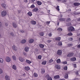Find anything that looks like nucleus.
Returning a JSON list of instances; mask_svg holds the SVG:
<instances>
[{
	"mask_svg": "<svg viewBox=\"0 0 80 80\" xmlns=\"http://www.w3.org/2000/svg\"><path fill=\"white\" fill-rule=\"evenodd\" d=\"M59 6H58L57 7H56V10H58V11H60V9L59 8Z\"/></svg>",
	"mask_w": 80,
	"mask_h": 80,
	"instance_id": "obj_43",
	"label": "nucleus"
},
{
	"mask_svg": "<svg viewBox=\"0 0 80 80\" xmlns=\"http://www.w3.org/2000/svg\"><path fill=\"white\" fill-rule=\"evenodd\" d=\"M32 2H35V0H31Z\"/></svg>",
	"mask_w": 80,
	"mask_h": 80,
	"instance_id": "obj_64",
	"label": "nucleus"
},
{
	"mask_svg": "<svg viewBox=\"0 0 80 80\" xmlns=\"http://www.w3.org/2000/svg\"><path fill=\"white\" fill-rule=\"evenodd\" d=\"M34 77L35 78H37L38 77V74L34 72Z\"/></svg>",
	"mask_w": 80,
	"mask_h": 80,
	"instance_id": "obj_32",
	"label": "nucleus"
},
{
	"mask_svg": "<svg viewBox=\"0 0 80 80\" xmlns=\"http://www.w3.org/2000/svg\"><path fill=\"white\" fill-rule=\"evenodd\" d=\"M12 58L14 60L16 61L17 59H16V57L15 56H13L12 57Z\"/></svg>",
	"mask_w": 80,
	"mask_h": 80,
	"instance_id": "obj_40",
	"label": "nucleus"
},
{
	"mask_svg": "<svg viewBox=\"0 0 80 80\" xmlns=\"http://www.w3.org/2000/svg\"><path fill=\"white\" fill-rule=\"evenodd\" d=\"M37 3L38 5H41L42 4V3L41 2L39 1H37Z\"/></svg>",
	"mask_w": 80,
	"mask_h": 80,
	"instance_id": "obj_22",
	"label": "nucleus"
},
{
	"mask_svg": "<svg viewBox=\"0 0 80 80\" xmlns=\"http://www.w3.org/2000/svg\"><path fill=\"white\" fill-rule=\"evenodd\" d=\"M46 23L47 25H49V24L50 23V21H47L46 22Z\"/></svg>",
	"mask_w": 80,
	"mask_h": 80,
	"instance_id": "obj_47",
	"label": "nucleus"
},
{
	"mask_svg": "<svg viewBox=\"0 0 80 80\" xmlns=\"http://www.w3.org/2000/svg\"><path fill=\"white\" fill-rule=\"evenodd\" d=\"M26 40L23 39L21 42V43H25L26 42Z\"/></svg>",
	"mask_w": 80,
	"mask_h": 80,
	"instance_id": "obj_20",
	"label": "nucleus"
},
{
	"mask_svg": "<svg viewBox=\"0 0 80 80\" xmlns=\"http://www.w3.org/2000/svg\"><path fill=\"white\" fill-rule=\"evenodd\" d=\"M77 21H78V22H80V18H78L77 19Z\"/></svg>",
	"mask_w": 80,
	"mask_h": 80,
	"instance_id": "obj_60",
	"label": "nucleus"
},
{
	"mask_svg": "<svg viewBox=\"0 0 80 80\" xmlns=\"http://www.w3.org/2000/svg\"><path fill=\"white\" fill-rule=\"evenodd\" d=\"M24 51L25 52H28L29 51V48L28 47H26L24 49Z\"/></svg>",
	"mask_w": 80,
	"mask_h": 80,
	"instance_id": "obj_17",
	"label": "nucleus"
},
{
	"mask_svg": "<svg viewBox=\"0 0 80 80\" xmlns=\"http://www.w3.org/2000/svg\"><path fill=\"white\" fill-rule=\"evenodd\" d=\"M75 74L76 75H78L79 74H78V71H77L76 72Z\"/></svg>",
	"mask_w": 80,
	"mask_h": 80,
	"instance_id": "obj_55",
	"label": "nucleus"
},
{
	"mask_svg": "<svg viewBox=\"0 0 80 80\" xmlns=\"http://www.w3.org/2000/svg\"><path fill=\"white\" fill-rule=\"evenodd\" d=\"M38 58L39 59V60H41L42 59V56L41 55H39L38 56Z\"/></svg>",
	"mask_w": 80,
	"mask_h": 80,
	"instance_id": "obj_35",
	"label": "nucleus"
},
{
	"mask_svg": "<svg viewBox=\"0 0 80 80\" xmlns=\"http://www.w3.org/2000/svg\"><path fill=\"white\" fill-rule=\"evenodd\" d=\"M47 80H52V78L51 77H50L47 78Z\"/></svg>",
	"mask_w": 80,
	"mask_h": 80,
	"instance_id": "obj_51",
	"label": "nucleus"
},
{
	"mask_svg": "<svg viewBox=\"0 0 80 80\" xmlns=\"http://www.w3.org/2000/svg\"><path fill=\"white\" fill-rule=\"evenodd\" d=\"M20 32L21 33H24V32L25 31L22 30H21L20 31Z\"/></svg>",
	"mask_w": 80,
	"mask_h": 80,
	"instance_id": "obj_53",
	"label": "nucleus"
},
{
	"mask_svg": "<svg viewBox=\"0 0 80 80\" xmlns=\"http://www.w3.org/2000/svg\"><path fill=\"white\" fill-rule=\"evenodd\" d=\"M47 63V61H43V62H42V65H46V64Z\"/></svg>",
	"mask_w": 80,
	"mask_h": 80,
	"instance_id": "obj_31",
	"label": "nucleus"
},
{
	"mask_svg": "<svg viewBox=\"0 0 80 80\" xmlns=\"http://www.w3.org/2000/svg\"><path fill=\"white\" fill-rule=\"evenodd\" d=\"M62 53V50H58L57 52V55H61Z\"/></svg>",
	"mask_w": 80,
	"mask_h": 80,
	"instance_id": "obj_4",
	"label": "nucleus"
},
{
	"mask_svg": "<svg viewBox=\"0 0 80 80\" xmlns=\"http://www.w3.org/2000/svg\"><path fill=\"white\" fill-rule=\"evenodd\" d=\"M73 44L72 43H69L67 45V47H72V46H73Z\"/></svg>",
	"mask_w": 80,
	"mask_h": 80,
	"instance_id": "obj_14",
	"label": "nucleus"
},
{
	"mask_svg": "<svg viewBox=\"0 0 80 80\" xmlns=\"http://www.w3.org/2000/svg\"><path fill=\"white\" fill-rule=\"evenodd\" d=\"M34 42V40L33 39H30L28 41V42L29 43H33Z\"/></svg>",
	"mask_w": 80,
	"mask_h": 80,
	"instance_id": "obj_19",
	"label": "nucleus"
},
{
	"mask_svg": "<svg viewBox=\"0 0 80 80\" xmlns=\"http://www.w3.org/2000/svg\"><path fill=\"white\" fill-rule=\"evenodd\" d=\"M41 73H42V74H43V73H45V69L43 68H42L41 69Z\"/></svg>",
	"mask_w": 80,
	"mask_h": 80,
	"instance_id": "obj_21",
	"label": "nucleus"
},
{
	"mask_svg": "<svg viewBox=\"0 0 80 80\" xmlns=\"http://www.w3.org/2000/svg\"><path fill=\"white\" fill-rule=\"evenodd\" d=\"M58 45H59V46H62V42H58Z\"/></svg>",
	"mask_w": 80,
	"mask_h": 80,
	"instance_id": "obj_36",
	"label": "nucleus"
},
{
	"mask_svg": "<svg viewBox=\"0 0 80 80\" xmlns=\"http://www.w3.org/2000/svg\"><path fill=\"white\" fill-rule=\"evenodd\" d=\"M70 41H72L73 40V38H71L69 39Z\"/></svg>",
	"mask_w": 80,
	"mask_h": 80,
	"instance_id": "obj_57",
	"label": "nucleus"
},
{
	"mask_svg": "<svg viewBox=\"0 0 80 80\" xmlns=\"http://www.w3.org/2000/svg\"><path fill=\"white\" fill-rule=\"evenodd\" d=\"M26 62L27 63H28V64H30V63H32V61L28 59L26 60Z\"/></svg>",
	"mask_w": 80,
	"mask_h": 80,
	"instance_id": "obj_18",
	"label": "nucleus"
},
{
	"mask_svg": "<svg viewBox=\"0 0 80 80\" xmlns=\"http://www.w3.org/2000/svg\"><path fill=\"white\" fill-rule=\"evenodd\" d=\"M62 63H63V64H67V61H64L62 62Z\"/></svg>",
	"mask_w": 80,
	"mask_h": 80,
	"instance_id": "obj_50",
	"label": "nucleus"
},
{
	"mask_svg": "<svg viewBox=\"0 0 80 80\" xmlns=\"http://www.w3.org/2000/svg\"><path fill=\"white\" fill-rule=\"evenodd\" d=\"M18 13H20V12H21V11L19 10L18 11Z\"/></svg>",
	"mask_w": 80,
	"mask_h": 80,
	"instance_id": "obj_62",
	"label": "nucleus"
},
{
	"mask_svg": "<svg viewBox=\"0 0 80 80\" xmlns=\"http://www.w3.org/2000/svg\"><path fill=\"white\" fill-rule=\"evenodd\" d=\"M24 69L26 71H28L29 70H30V68L28 66H26L25 67Z\"/></svg>",
	"mask_w": 80,
	"mask_h": 80,
	"instance_id": "obj_12",
	"label": "nucleus"
},
{
	"mask_svg": "<svg viewBox=\"0 0 80 80\" xmlns=\"http://www.w3.org/2000/svg\"><path fill=\"white\" fill-rule=\"evenodd\" d=\"M46 77L48 78H49V77H50V76H49V75L48 74H47L46 76Z\"/></svg>",
	"mask_w": 80,
	"mask_h": 80,
	"instance_id": "obj_52",
	"label": "nucleus"
},
{
	"mask_svg": "<svg viewBox=\"0 0 80 80\" xmlns=\"http://www.w3.org/2000/svg\"><path fill=\"white\" fill-rule=\"evenodd\" d=\"M3 62V60L2 58H0V63H2Z\"/></svg>",
	"mask_w": 80,
	"mask_h": 80,
	"instance_id": "obj_41",
	"label": "nucleus"
},
{
	"mask_svg": "<svg viewBox=\"0 0 80 80\" xmlns=\"http://www.w3.org/2000/svg\"><path fill=\"white\" fill-rule=\"evenodd\" d=\"M35 5H34V4H32L30 7V8H35Z\"/></svg>",
	"mask_w": 80,
	"mask_h": 80,
	"instance_id": "obj_44",
	"label": "nucleus"
},
{
	"mask_svg": "<svg viewBox=\"0 0 80 80\" xmlns=\"http://www.w3.org/2000/svg\"><path fill=\"white\" fill-rule=\"evenodd\" d=\"M68 32H74L75 31V28L72 26H70L68 28Z\"/></svg>",
	"mask_w": 80,
	"mask_h": 80,
	"instance_id": "obj_1",
	"label": "nucleus"
},
{
	"mask_svg": "<svg viewBox=\"0 0 80 80\" xmlns=\"http://www.w3.org/2000/svg\"><path fill=\"white\" fill-rule=\"evenodd\" d=\"M3 73V70L2 69H0V73Z\"/></svg>",
	"mask_w": 80,
	"mask_h": 80,
	"instance_id": "obj_54",
	"label": "nucleus"
},
{
	"mask_svg": "<svg viewBox=\"0 0 80 80\" xmlns=\"http://www.w3.org/2000/svg\"><path fill=\"white\" fill-rule=\"evenodd\" d=\"M31 23H32V24H33V25H35L37 22L34 21H32L31 22Z\"/></svg>",
	"mask_w": 80,
	"mask_h": 80,
	"instance_id": "obj_23",
	"label": "nucleus"
},
{
	"mask_svg": "<svg viewBox=\"0 0 80 80\" xmlns=\"http://www.w3.org/2000/svg\"><path fill=\"white\" fill-rule=\"evenodd\" d=\"M67 0H62V3H65L67 2Z\"/></svg>",
	"mask_w": 80,
	"mask_h": 80,
	"instance_id": "obj_45",
	"label": "nucleus"
},
{
	"mask_svg": "<svg viewBox=\"0 0 80 80\" xmlns=\"http://www.w3.org/2000/svg\"><path fill=\"white\" fill-rule=\"evenodd\" d=\"M73 5L76 7H77V6H79L80 5V3L79 2H76L73 3Z\"/></svg>",
	"mask_w": 80,
	"mask_h": 80,
	"instance_id": "obj_8",
	"label": "nucleus"
},
{
	"mask_svg": "<svg viewBox=\"0 0 80 80\" xmlns=\"http://www.w3.org/2000/svg\"><path fill=\"white\" fill-rule=\"evenodd\" d=\"M44 35V34H43V32H41L39 33V35L40 36H43Z\"/></svg>",
	"mask_w": 80,
	"mask_h": 80,
	"instance_id": "obj_42",
	"label": "nucleus"
},
{
	"mask_svg": "<svg viewBox=\"0 0 80 80\" xmlns=\"http://www.w3.org/2000/svg\"><path fill=\"white\" fill-rule=\"evenodd\" d=\"M54 79H59L60 78V76L59 75H57L54 76Z\"/></svg>",
	"mask_w": 80,
	"mask_h": 80,
	"instance_id": "obj_11",
	"label": "nucleus"
},
{
	"mask_svg": "<svg viewBox=\"0 0 80 80\" xmlns=\"http://www.w3.org/2000/svg\"><path fill=\"white\" fill-rule=\"evenodd\" d=\"M11 35H12V36H13L14 35V34H13V32H11L10 33Z\"/></svg>",
	"mask_w": 80,
	"mask_h": 80,
	"instance_id": "obj_59",
	"label": "nucleus"
},
{
	"mask_svg": "<svg viewBox=\"0 0 80 80\" xmlns=\"http://www.w3.org/2000/svg\"><path fill=\"white\" fill-rule=\"evenodd\" d=\"M52 40H48L47 41V42L48 43H49L50 42H52Z\"/></svg>",
	"mask_w": 80,
	"mask_h": 80,
	"instance_id": "obj_48",
	"label": "nucleus"
},
{
	"mask_svg": "<svg viewBox=\"0 0 80 80\" xmlns=\"http://www.w3.org/2000/svg\"><path fill=\"white\" fill-rule=\"evenodd\" d=\"M57 30L58 32H62V28H59L57 29Z\"/></svg>",
	"mask_w": 80,
	"mask_h": 80,
	"instance_id": "obj_30",
	"label": "nucleus"
},
{
	"mask_svg": "<svg viewBox=\"0 0 80 80\" xmlns=\"http://www.w3.org/2000/svg\"><path fill=\"white\" fill-rule=\"evenodd\" d=\"M79 80V79L78 78H75L73 79H72V80Z\"/></svg>",
	"mask_w": 80,
	"mask_h": 80,
	"instance_id": "obj_61",
	"label": "nucleus"
},
{
	"mask_svg": "<svg viewBox=\"0 0 80 80\" xmlns=\"http://www.w3.org/2000/svg\"><path fill=\"white\" fill-rule=\"evenodd\" d=\"M68 36H72L73 35V34L71 32H70L69 33H68L67 34Z\"/></svg>",
	"mask_w": 80,
	"mask_h": 80,
	"instance_id": "obj_38",
	"label": "nucleus"
},
{
	"mask_svg": "<svg viewBox=\"0 0 80 80\" xmlns=\"http://www.w3.org/2000/svg\"><path fill=\"white\" fill-rule=\"evenodd\" d=\"M12 26L14 28H17V27H18L17 24L15 22H12Z\"/></svg>",
	"mask_w": 80,
	"mask_h": 80,
	"instance_id": "obj_6",
	"label": "nucleus"
},
{
	"mask_svg": "<svg viewBox=\"0 0 80 80\" xmlns=\"http://www.w3.org/2000/svg\"><path fill=\"white\" fill-rule=\"evenodd\" d=\"M65 78H68V74H66L64 76Z\"/></svg>",
	"mask_w": 80,
	"mask_h": 80,
	"instance_id": "obj_37",
	"label": "nucleus"
},
{
	"mask_svg": "<svg viewBox=\"0 0 80 80\" xmlns=\"http://www.w3.org/2000/svg\"><path fill=\"white\" fill-rule=\"evenodd\" d=\"M27 14L30 17H31L32 15V13L31 12H29L27 13Z\"/></svg>",
	"mask_w": 80,
	"mask_h": 80,
	"instance_id": "obj_27",
	"label": "nucleus"
},
{
	"mask_svg": "<svg viewBox=\"0 0 80 80\" xmlns=\"http://www.w3.org/2000/svg\"><path fill=\"white\" fill-rule=\"evenodd\" d=\"M32 11L34 12H37L38 11V9L37 8H35L32 10Z\"/></svg>",
	"mask_w": 80,
	"mask_h": 80,
	"instance_id": "obj_10",
	"label": "nucleus"
},
{
	"mask_svg": "<svg viewBox=\"0 0 80 80\" xmlns=\"http://www.w3.org/2000/svg\"><path fill=\"white\" fill-rule=\"evenodd\" d=\"M12 48L14 51H17V48L15 45H13Z\"/></svg>",
	"mask_w": 80,
	"mask_h": 80,
	"instance_id": "obj_15",
	"label": "nucleus"
},
{
	"mask_svg": "<svg viewBox=\"0 0 80 80\" xmlns=\"http://www.w3.org/2000/svg\"><path fill=\"white\" fill-rule=\"evenodd\" d=\"M12 68L14 70H17V67L15 65H13L12 66Z\"/></svg>",
	"mask_w": 80,
	"mask_h": 80,
	"instance_id": "obj_29",
	"label": "nucleus"
},
{
	"mask_svg": "<svg viewBox=\"0 0 80 80\" xmlns=\"http://www.w3.org/2000/svg\"><path fill=\"white\" fill-rule=\"evenodd\" d=\"M1 5L3 8H5V7H6V4H5V3L2 4Z\"/></svg>",
	"mask_w": 80,
	"mask_h": 80,
	"instance_id": "obj_34",
	"label": "nucleus"
},
{
	"mask_svg": "<svg viewBox=\"0 0 80 80\" xmlns=\"http://www.w3.org/2000/svg\"><path fill=\"white\" fill-rule=\"evenodd\" d=\"M64 69L65 70H67V66H65L64 67Z\"/></svg>",
	"mask_w": 80,
	"mask_h": 80,
	"instance_id": "obj_49",
	"label": "nucleus"
},
{
	"mask_svg": "<svg viewBox=\"0 0 80 80\" xmlns=\"http://www.w3.org/2000/svg\"><path fill=\"white\" fill-rule=\"evenodd\" d=\"M59 20H60V21H63L65 20V19L61 18H60L59 19Z\"/></svg>",
	"mask_w": 80,
	"mask_h": 80,
	"instance_id": "obj_26",
	"label": "nucleus"
},
{
	"mask_svg": "<svg viewBox=\"0 0 80 80\" xmlns=\"http://www.w3.org/2000/svg\"><path fill=\"white\" fill-rule=\"evenodd\" d=\"M55 67L56 69H58V70H60V69L61 68L58 65H55Z\"/></svg>",
	"mask_w": 80,
	"mask_h": 80,
	"instance_id": "obj_16",
	"label": "nucleus"
},
{
	"mask_svg": "<svg viewBox=\"0 0 80 80\" xmlns=\"http://www.w3.org/2000/svg\"><path fill=\"white\" fill-rule=\"evenodd\" d=\"M66 21L67 22H71V18H68L66 20Z\"/></svg>",
	"mask_w": 80,
	"mask_h": 80,
	"instance_id": "obj_28",
	"label": "nucleus"
},
{
	"mask_svg": "<svg viewBox=\"0 0 80 80\" xmlns=\"http://www.w3.org/2000/svg\"><path fill=\"white\" fill-rule=\"evenodd\" d=\"M5 78L6 80H10V77L8 76H5Z\"/></svg>",
	"mask_w": 80,
	"mask_h": 80,
	"instance_id": "obj_24",
	"label": "nucleus"
},
{
	"mask_svg": "<svg viewBox=\"0 0 80 80\" xmlns=\"http://www.w3.org/2000/svg\"><path fill=\"white\" fill-rule=\"evenodd\" d=\"M57 63H59L61 62V61H60V59H58L56 61Z\"/></svg>",
	"mask_w": 80,
	"mask_h": 80,
	"instance_id": "obj_33",
	"label": "nucleus"
},
{
	"mask_svg": "<svg viewBox=\"0 0 80 80\" xmlns=\"http://www.w3.org/2000/svg\"><path fill=\"white\" fill-rule=\"evenodd\" d=\"M78 48H80V44L78 45Z\"/></svg>",
	"mask_w": 80,
	"mask_h": 80,
	"instance_id": "obj_63",
	"label": "nucleus"
},
{
	"mask_svg": "<svg viewBox=\"0 0 80 80\" xmlns=\"http://www.w3.org/2000/svg\"><path fill=\"white\" fill-rule=\"evenodd\" d=\"M24 2L27 3V2H28V1L27 0H24Z\"/></svg>",
	"mask_w": 80,
	"mask_h": 80,
	"instance_id": "obj_58",
	"label": "nucleus"
},
{
	"mask_svg": "<svg viewBox=\"0 0 80 80\" xmlns=\"http://www.w3.org/2000/svg\"><path fill=\"white\" fill-rule=\"evenodd\" d=\"M39 46L41 48H43L44 47V45H43L42 44H40L39 45Z\"/></svg>",
	"mask_w": 80,
	"mask_h": 80,
	"instance_id": "obj_25",
	"label": "nucleus"
},
{
	"mask_svg": "<svg viewBox=\"0 0 80 80\" xmlns=\"http://www.w3.org/2000/svg\"><path fill=\"white\" fill-rule=\"evenodd\" d=\"M7 12L5 11H3L1 12V15L2 17H5L7 15Z\"/></svg>",
	"mask_w": 80,
	"mask_h": 80,
	"instance_id": "obj_2",
	"label": "nucleus"
},
{
	"mask_svg": "<svg viewBox=\"0 0 80 80\" xmlns=\"http://www.w3.org/2000/svg\"><path fill=\"white\" fill-rule=\"evenodd\" d=\"M77 59L75 57H73L70 59V60L72 62H74V61H76Z\"/></svg>",
	"mask_w": 80,
	"mask_h": 80,
	"instance_id": "obj_13",
	"label": "nucleus"
},
{
	"mask_svg": "<svg viewBox=\"0 0 80 80\" xmlns=\"http://www.w3.org/2000/svg\"><path fill=\"white\" fill-rule=\"evenodd\" d=\"M6 60L7 62H10L11 61V59L9 57H7L6 58Z\"/></svg>",
	"mask_w": 80,
	"mask_h": 80,
	"instance_id": "obj_7",
	"label": "nucleus"
},
{
	"mask_svg": "<svg viewBox=\"0 0 80 80\" xmlns=\"http://www.w3.org/2000/svg\"><path fill=\"white\" fill-rule=\"evenodd\" d=\"M60 40H61V37H58L55 38V40L56 42H60Z\"/></svg>",
	"mask_w": 80,
	"mask_h": 80,
	"instance_id": "obj_5",
	"label": "nucleus"
},
{
	"mask_svg": "<svg viewBox=\"0 0 80 80\" xmlns=\"http://www.w3.org/2000/svg\"><path fill=\"white\" fill-rule=\"evenodd\" d=\"M53 62V60L52 59H51L49 61V63H52V62Z\"/></svg>",
	"mask_w": 80,
	"mask_h": 80,
	"instance_id": "obj_39",
	"label": "nucleus"
},
{
	"mask_svg": "<svg viewBox=\"0 0 80 80\" xmlns=\"http://www.w3.org/2000/svg\"><path fill=\"white\" fill-rule=\"evenodd\" d=\"M73 55H74V53L73 52H70L68 54L67 57H72Z\"/></svg>",
	"mask_w": 80,
	"mask_h": 80,
	"instance_id": "obj_3",
	"label": "nucleus"
},
{
	"mask_svg": "<svg viewBox=\"0 0 80 80\" xmlns=\"http://www.w3.org/2000/svg\"><path fill=\"white\" fill-rule=\"evenodd\" d=\"M23 54L24 55H25V56H27V53H26V52H23Z\"/></svg>",
	"mask_w": 80,
	"mask_h": 80,
	"instance_id": "obj_56",
	"label": "nucleus"
},
{
	"mask_svg": "<svg viewBox=\"0 0 80 80\" xmlns=\"http://www.w3.org/2000/svg\"><path fill=\"white\" fill-rule=\"evenodd\" d=\"M19 59L21 62H24V59L23 58L21 57H19Z\"/></svg>",
	"mask_w": 80,
	"mask_h": 80,
	"instance_id": "obj_9",
	"label": "nucleus"
},
{
	"mask_svg": "<svg viewBox=\"0 0 80 80\" xmlns=\"http://www.w3.org/2000/svg\"><path fill=\"white\" fill-rule=\"evenodd\" d=\"M48 35L50 37H52V33H49L48 34Z\"/></svg>",
	"mask_w": 80,
	"mask_h": 80,
	"instance_id": "obj_46",
	"label": "nucleus"
}]
</instances>
